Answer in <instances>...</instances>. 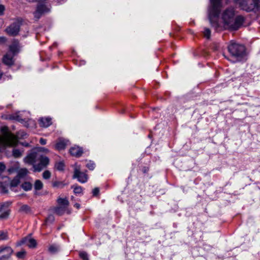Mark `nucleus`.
<instances>
[{
  "instance_id": "nucleus-1",
  "label": "nucleus",
  "mask_w": 260,
  "mask_h": 260,
  "mask_svg": "<svg viewBox=\"0 0 260 260\" xmlns=\"http://www.w3.org/2000/svg\"><path fill=\"white\" fill-rule=\"evenodd\" d=\"M24 160L25 163L33 165L35 172H40L46 168L49 162L48 157L41 155L35 151L29 153L24 158Z\"/></svg>"
},
{
  "instance_id": "nucleus-2",
  "label": "nucleus",
  "mask_w": 260,
  "mask_h": 260,
  "mask_svg": "<svg viewBox=\"0 0 260 260\" xmlns=\"http://www.w3.org/2000/svg\"><path fill=\"white\" fill-rule=\"evenodd\" d=\"M234 10L232 8L226 9L222 14V19L227 26L233 30H237L243 24L244 18L238 16L234 19Z\"/></svg>"
},
{
  "instance_id": "nucleus-3",
  "label": "nucleus",
  "mask_w": 260,
  "mask_h": 260,
  "mask_svg": "<svg viewBox=\"0 0 260 260\" xmlns=\"http://www.w3.org/2000/svg\"><path fill=\"white\" fill-rule=\"evenodd\" d=\"M221 7V0H210L208 18L212 27L217 29L219 26V15Z\"/></svg>"
},
{
  "instance_id": "nucleus-4",
  "label": "nucleus",
  "mask_w": 260,
  "mask_h": 260,
  "mask_svg": "<svg viewBox=\"0 0 260 260\" xmlns=\"http://www.w3.org/2000/svg\"><path fill=\"white\" fill-rule=\"evenodd\" d=\"M228 51L236 61H241L246 55L245 47L233 41L228 46Z\"/></svg>"
},
{
  "instance_id": "nucleus-5",
  "label": "nucleus",
  "mask_w": 260,
  "mask_h": 260,
  "mask_svg": "<svg viewBox=\"0 0 260 260\" xmlns=\"http://www.w3.org/2000/svg\"><path fill=\"white\" fill-rule=\"evenodd\" d=\"M3 136L0 138V142L4 147H12L16 146L18 142V138L8 131L7 126L1 128Z\"/></svg>"
},
{
  "instance_id": "nucleus-6",
  "label": "nucleus",
  "mask_w": 260,
  "mask_h": 260,
  "mask_svg": "<svg viewBox=\"0 0 260 260\" xmlns=\"http://www.w3.org/2000/svg\"><path fill=\"white\" fill-rule=\"evenodd\" d=\"M235 2L239 5L241 9L249 12L258 11L260 5L256 3H253L251 0H235Z\"/></svg>"
},
{
  "instance_id": "nucleus-7",
  "label": "nucleus",
  "mask_w": 260,
  "mask_h": 260,
  "mask_svg": "<svg viewBox=\"0 0 260 260\" xmlns=\"http://www.w3.org/2000/svg\"><path fill=\"white\" fill-rule=\"evenodd\" d=\"M21 24V19H17L6 28L5 32L9 36H16L20 31Z\"/></svg>"
},
{
  "instance_id": "nucleus-8",
  "label": "nucleus",
  "mask_w": 260,
  "mask_h": 260,
  "mask_svg": "<svg viewBox=\"0 0 260 260\" xmlns=\"http://www.w3.org/2000/svg\"><path fill=\"white\" fill-rule=\"evenodd\" d=\"M25 244L29 248H35L37 245L36 241L30 237L27 236L22 238L21 240L17 241L16 246L18 247Z\"/></svg>"
},
{
  "instance_id": "nucleus-9",
  "label": "nucleus",
  "mask_w": 260,
  "mask_h": 260,
  "mask_svg": "<svg viewBox=\"0 0 260 260\" xmlns=\"http://www.w3.org/2000/svg\"><path fill=\"white\" fill-rule=\"evenodd\" d=\"M13 252V249L9 246L0 247V257L2 258L11 260V256Z\"/></svg>"
},
{
  "instance_id": "nucleus-10",
  "label": "nucleus",
  "mask_w": 260,
  "mask_h": 260,
  "mask_svg": "<svg viewBox=\"0 0 260 260\" xmlns=\"http://www.w3.org/2000/svg\"><path fill=\"white\" fill-rule=\"evenodd\" d=\"M73 177L77 178L78 181L82 183H85L88 179L87 175L77 169H76L74 171Z\"/></svg>"
},
{
  "instance_id": "nucleus-11",
  "label": "nucleus",
  "mask_w": 260,
  "mask_h": 260,
  "mask_svg": "<svg viewBox=\"0 0 260 260\" xmlns=\"http://www.w3.org/2000/svg\"><path fill=\"white\" fill-rule=\"evenodd\" d=\"M15 55L9 53H6L3 57V62L6 66L11 67L14 64L15 59L14 57Z\"/></svg>"
},
{
  "instance_id": "nucleus-12",
  "label": "nucleus",
  "mask_w": 260,
  "mask_h": 260,
  "mask_svg": "<svg viewBox=\"0 0 260 260\" xmlns=\"http://www.w3.org/2000/svg\"><path fill=\"white\" fill-rule=\"evenodd\" d=\"M21 46L19 41L17 40H14L9 46V50L12 54L15 55L18 53L20 50Z\"/></svg>"
},
{
  "instance_id": "nucleus-13",
  "label": "nucleus",
  "mask_w": 260,
  "mask_h": 260,
  "mask_svg": "<svg viewBox=\"0 0 260 260\" xmlns=\"http://www.w3.org/2000/svg\"><path fill=\"white\" fill-rule=\"evenodd\" d=\"M70 154L74 156L79 157L82 155L83 153L82 148L75 146L70 149Z\"/></svg>"
},
{
  "instance_id": "nucleus-14",
  "label": "nucleus",
  "mask_w": 260,
  "mask_h": 260,
  "mask_svg": "<svg viewBox=\"0 0 260 260\" xmlns=\"http://www.w3.org/2000/svg\"><path fill=\"white\" fill-rule=\"evenodd\" d=\"M51 118L49 117L41 118L39 119L40 126L43 127H47L52 124Z\"/></svg>"
},
{
  "instance_id": "nucleus-15",
  "label": "nucleus",
  "mask_w": 260,
  "mask_h": 260,
  "mask_svg": "<svg viewBox=\"0 0 260 260\" xmlns=\"http://www.w3.org/2000/svg\"><path fill=\"white\" fill-rule=\"evenodd\" d=\"M67 146V142L64 140L60 139L56 143L55 148L56 149L60 150L64 149Z\"/></svg>"
},
{
  "instance_id": "nucleus-16",
  "label": "nucleus",
  "mask_w": 260,
  "mask_h": 260,
  "mask_svg": "<svg viewBox=\"0 0 260 260\" xmlns=\"http://www.w3.org/2000/svg\"><path fill=\"white\" fill-rule=\"evenodd\" d=\"M19 212L21 213L28 214L31 213V208L27 205H20Z\"/></svg>"
},
{
  "instance_id": "nucleus-17",
  "label": "nucleus",
  "mask_w": 260,
  "mask_h": 260,
  "mask_svg": "<svg viewBox=\"0 0 260 260\" xmlns=\"http://www.w3.org/2000/svg\"><path fill=\"white\" fill-rule=\"evenodd\" d=\"M57 203L59 205H60V207H62L65 208H66L69 204V202L66 198H65V199H62L61 198H58L57 199Z\"/></svg>"
},
{
  "instance_id": "nucleus-18",
  "label": "nucleus",
  "mask_w": 260,
  "mask_h": 260,
  "mask_svg": "<svg viewBox=\"0 0 260 260\" xmlns=\"http://www.w3.org/2000/svg\"><path fill=\"white\" fill-rule=\"evenodd\" d=\"M28 173V170L25 168H22L19 170L18 173V176L19 178L24 177Z\"/></svg>"
},
{
  "instance_id": "nucleus-19",
  "label": "nucleus",
  "mask_w": 260,
  "mask_h": 260,
  "mask_svg": "<svg viewBox=\"0 0 260 260\" xmlns=\"http://www.w3.org/2000/svg\"><path fill=\"white\" fill-rule=\"evenodd\" d=\"M43 186V184L42 181L40 180H36L34 184V188L36 190H41Z\"/></svg>"
},
{
  "instance_id": "nucleus-20",
  "label": "nucleus",
  "mask_w": 260,
  "mask_h": 260,
  "mask_svg": "<svg viewBox=\"0 0 260 260\" xmlns=\"http://www.w3.org/2000/svg\"><path fill=\"white\" fill-rule=\"evenodd\" d=\"M21 187L25 191H28L31 189L32 184L29 182H25L21 184Z\"/></svg>"
},
{
  "instance_id": "nucleus-21",
  "label": "nucleus",
  "mask_w": 260,
  "mask_h": 260,
  "mask_svg": "<svg viewBox=\"0 0 260 260\" xmlns=\"http://www.w3.org/2000/svg\"><path fill=\"white\" fill-rule=\"evenodd\" d=\"M22 152L18 149H14L12 151L13 156L15 158H18L21 156Z\"/></svg>"
},
{
  "instance_id": "nucleus-22",
  "label": "nucleus",
  "mask_w": 260,
  "mask_h": 260,
  "mask_svg": "<svg viewBox=\"0 0 260 260\" xmlns=\"http://www.w3.org/2000/svg\"><path fill=\"white\" fill-rule=\"evenodd\" d=\"M72 188L74 189V192L75 194L81 193L83 190L82 187L78 185H73Z\"/></svg>"
},
{
  "instance_id": "nucleus-23",
  "label": "nucleus",
  "mask_w": 260,
  "mask_h": 260,
  "mask_svg": "<svg viewBox=\"0 0 260 260\" xmlns=\"http://www.w3.org/2000/svg\"><path fill=\"white\" fill-rule=\"evenodd\" d=\"M59 246L56 245H52L49 247V251L51 253H55L59 250Z\"/></svg>"
},
{
  "instance_id": "nucleus-24",
  "label": "nucleus",
  "mask_w": 260,
  "mask_h": 260,
  "mask_svg": "<svg viewBox=\"0 0 260 260\" xmlns=\"http://www.w3.org/2000/svg\"><path fill=\"white\" fill-rule=\"evenodd\" d=\"M66 209L62 207H58L55 208V212L57 214L61 215L64 213Z\"/></svg>"
},
{
  "instance_id": "nucleus-25",
  "label": "nucleus",
  "mask_w": 260,
  "mask_h": 260,
  "mask_svg": "<svg viewBox=\"0 0 260 260\" xmlns=\"http://www.w3.org/2000/svg\"><path fill=\"white\" fill-rule=\"evenodd\" d=\"M26 251L24 250H22L19 252H18L16 253V255L17 258L19 259L23 258L26 255Z\"/></svg>"
},
{
  "instance_id": "nucleus-26",
  "label": "nucleus",
  "mask_w": 260,
  "mask_h": 260,
  "mask_svg": "<svg viewBox=\"0 0 260 260\" xmlns=\"http://www.w3.org/2000/svg\"><path fill=\"white\" fill-rule=\"evenodd\" d=\"M8 239V235L7 232L0 231V240H5Z\"/></svg>"
},
{
  "instance_id": "nucleus-27",
  "label": "nucleus",
  "mask_w": 260,
  "mask_h": 260,
  "mask_svg": "<svg viewBox=\"0 0 260 260\" xmlns=\"http://www.w3.org/2000/svg\"><path fill=\"white\" fill-rule=\"evenodd\" d=\"M64 165L62 161H59L55 164V168L59 171H62L64 169Z\"/></svg>"
},
{
  "instance_id": "nucleus-28",
  "label": "nucleus",
  "mask_w": 260,
  "mask_h": 260,
  "mask_svg": "<svg viewBox=\"0 0 260 260\" xmlns=\"http://www.w3.org/2000/svg\"><path fill=\"white\" fill-rule=\"evenodd\" d=\"M86 167L88 168L90 170H93L95 165L94 162L92 161L89 160L86 165Z\"/></svg>"
},
{
  "instance_id": "nucleus-29",
  "label": "nucleus",
  "mask_w": 260,
  "mask_h": 260,
  "mask_svg": "<svg viewBox=\"0 0 260 260\" xmlns=\"http://www.w3.org/2000/svg\"><path fill=\"white\" fill-rule=\"evenodd\" d=\"M64 186V184L59 181H55L53 183V186L54 187H58V188H63Z\"/></svg>"
},
{
  "instance_id": "nucleus-30",
  "label": "nucleus",
  "mask_w": 260,
  "mask_h": 260,
  "mask_svg": "<svg viewBox=\"0 0 260 260\" xmlns=\"http://www.w3.org/2000/svg\"><path fill=\"white\" fill-rule=\"evenodd\" d=\"M204 36L208 39H210L211 31L209 28H205L204 31Z\"/></svg>"
},
{
  "instance_id": "nucleus-31",
  "label": "nucleus",
  "mask_w": 260,
  "mask_h": 260,
  "mask_svg": "<svg viewBox=\"0 0 260 260\" xmlns=\"http://www.w3.org/2000/svg\"><path fill=\"white\" fill-rule=\"evenodd\" d=\"M19 183V180L18 179H14L10 183L11 186L16 187Z\"/></svg>"
},
{
  "instance_id": "nucleus-32",
  "label": "nucleus",
  "mask_w": 260,
  "mask_h": 260,
  "mask_svg": "<svg viewBox=\"0 0 260 260\" xmlns=\"http://www.w3.org/2000/svg\"><path fill=\"white\" fill-rule=\"evenodd\" d=\"M50 176L51 173L49 171L46 170L43 173V177L44 179H48L50 178Z\"/></svg>"
},
{
  "instance_id": "nucleus-33",
  "label": "nucleus",
  "mask_w": 260,
  "mask_h": 260,
  "mask_svg": "<svg viewBox=\"0 0 260 260\" xmlns=\"http://www.w3.org/2000/svg\"><path fill=\"white\" fill-rule=\"evenodd\" d=\"M55 220V218L53 215H49L46 219V221L48 223H52Z\"/></svg>"
},
{
  "instance_id": "nucleus-34",
  "label": "nucleus",
  "mask_w": 260,
  "mask_h": 260,
  "mask_svg": "<svg viewBox=\"0 0 260 260\" xmlns=\"http://www.w3.org/2000/svg\"><path fill=\"white\" fill-rule=\"evenodd\" d=\"M9 215V212L8 211H5L0 215V219L7 218Z\"/></svg>"
},
{
  "instance_id": "nucleus-35",
  "label": "nucleus",
  "mask_w": 260,
  "mask_h": 260,
  "mask_svg": "<svg viewBox=\"0 0 260 260\" xmlns=\"http://www.w3.org/2000/svg\"><path fill=\"white\" fill-rule=\"evenodd\" d=\"M80 256L83 260H88V255L85 252H80Z\"/></svg>"
},
{
  "instance_id": "nucleus-36",
  "label": "nucleus",
  "mask_w": 260,
  "mask_h": 260,
  "mask_svg": "<svg viewBox=\"0 0 260 260\" xmlns=\"http://www.w3.org/2000/svg\"><path fill=\"white\" fill-rule=\"evenodd\" d=\"M6 166L3 162H0V175L3 173L6 170Z\"/></svg>"
},
{
  "instance_id": "nucleus-37",
  "label": "nucleus",
  "mask_w": 260,
  "mask_h": 260,
  "mask_svg": "<svg viewBox=\"0 0 260 260\" xmlns=\"http://www.w3.org/2000/svg\"><path fill=\"white\" fill-rule=\"evenodd\" d=\"M100 192V189L98 187L94 188L92 190V194L94 196H96Z\"/></svg>"
},
{
  "instance_id": "nucleus-38",
  "label": "nucleus",
  "mask_w": 260,
  "mask_h": 260,
  "mask_svg": "<svg viewBox=\"0 0 260 260\" xmlns=\"http://www.w3.org/2000/svg\"><path fill=\"white\" fill-rule=\"evenodd\" d=\"M5 10V6L3 5H0V16H2L4 14Z\"/></svg>"
},
{
  "instance_id": "nucleus-39",
  "label": "nucleus",
  "mask_w": 260,
  "mask_h": 260,
  "mask_svg": "<svg viewBox=\"0 0 260 260\" xmlns=\"http://www.w3.org/2000/svg\"><path fill=\"white\" fill-rule=\"evenodd\" d=\"M38 150L40 152H44L45 153H48L49 152V150L44 147H40L38 148Z\"/></svg>"
},
{
  "instance_id": "nucleus-40",
  "label": "nucleus",
  "mask_w": 260,
  "mask_h": 260,
  "mask_svg": "<svg viewBox=\"0 0 260 260\" xmlns=\"http://www.w3.org/2000/svg\"><path fill=\"white\" fill-rule=\"evenodd\" d=\"M7 41V39L5 37H0V44L5 43Z\"/></svg>"
},
{
  "instance_id": "nucleus-41",
  "label": "nucleus",
  "mask_w": 260,
  "mask_h": 260,
  "mask_svg": "<svg viewBox=\"0 0 260 260\" xmlns=\"http://www.w3.org/2000/svg\"><path fill=\"white\" fill-rule=\"evenodd\" d=\"M39 142H40V144L41 145H45L46 144L47 141H46V139H43V138H41L40 139Z\"/></svg>"
},
{
  "instance_id": "nucleus-42",
  "label": "nucleus",
  "mask_w": 260,
  "mask_h": 260,
  "mask_svg": "<svg viewBox=\"0 0 260 260\" xmlns=\"http://www.w3.org/2000/svg\"><path fill=\"white\" fill-rule=\"evenodd\" d=\"M6 204H7V206L8 205L7 203L0 204V212H1L2 211L4 207L6 206Z\"/></svg>"
},
{
  "instance_id": "nucleus-43",
  "label": "nucleus",
  "mask_w": 260,
  "mask_h": 260,
  "mask_svg": "<svg viewBox=\"0 0 260 260\" xmlns=\"http://www.w3.org/2000/svg\"><path fill=\"white\" fill-rule=\"evenodd\" d=\"M16 120L19 121V122H22L23 121V119L22 118H21L19 115H16Z\"/></svg>"
},
{
  "instance_id": "nucleus-44",
  "label": "nucleus",
  "mask_w": 260,
  "mask_h": 260,
  "mask_svg": "<svg viewBox=\"0 0 260 260\" xmlns=\"http://www.w3.org/2000/svg\"><path fill=\"white\" fill-rule=\"evenodd\" d=\"M16 115H10L9 119L16 120Z\"/></svg>"
},
{
  "instance_id": "nucleus-45",
  "label": "nucleus",
  "mask_w": 260,
  "mask_h": 260,
  "mask_svg": "<svg viewBox=\"0 0 260 260\" xmlns=\"http://www.w3.org/2000/svg\"><path fill=\"white\" fill-rule=\"evenodd\" d=\"M74 207H76V208H77V209H79V208H80V204H78V203H76V204H75V205H74Z\"/></svg>"
},
{
  "instance_id": "nucleus-46",
  "label": "nucleus",
  "mask_w": 260,
  "mask_h": 260,
  "mask_svg": "<svg viewBox=\"0 0 260 260\" xmlns=\"http://www.w3.org/2000/svg\"><path fill=\"white\" fill-rule=\"evenodd\" d=\"M251 1L253 3H257V5H259V0H251Z\"/></svg>"
},
{
  "instance_id": "nucleus-47",
  "label": "nucleus",
  "mask_w": 260,
  "mask_h": 260,
  "mask_svg": "<svg viewBox=\"0 0 260 260\" xmlns=\"http://www.w3.org/2000/svg\"><path fill=\"white\" fill-rule=\"evenodd\" d=\"M22 145H23V146H25V147H28V146H29L28 143H26V142H25V143H22Z\"/></svg>"
},
{
  "instance_id": "nucleus-48",
  "label": "nucleus",
  "mask_w": 260,
  "mask_h": 260,
  "mask_svg": "<svg viewBox=\"0 0 260 260\" xmlns=\"http://www.w3.org/2000/svg\"><path fill=\"white\" fill-rule=\"evenodd\" d=\"M143 171L144 173H146L148 171V169L146 167H144Z\"/></svg>"
},
{
  "instance_id": "nucleus-49",
  "label": "nucleus",
  "mask_w": 260,
  "mask_h": 260,
  "mask_svg": "<svg viewBox=\"0 0 260 260\" xmlns=\"http://www.w3.org/2000/svg\"><path fill=\"white\" fill-rule=\"evenodd\" d=\"M29 2H34L35 1H36L37 0H27Z\"/></svg>"
},
{
  "instance_id": "nucleus-50",
  "label": "nucleus",
  "mask_w": 260,
  "mask_h": 260,
  "mask_svg": "<svg viewBox=\"0 0 260 260\" xmlns=\"http://www.w3.org/2000/svg\"><path fill=\"white\" fill-rule=\"evenodd\" d=\"M2 75H3V74H2V73L0 71V78L2 77Z\"/></svg>"
},
{
  "instance_id": "nucleus-51",
  "label": "nucleus",
  "mask_w": 260,
  "mask_h": 260,
  "mask_svg": "<svg viewBox=\"0 0 260 260\" xmlns=\"http://www.w3.org/2000/svg\"><path fill=\"white\" fill-rule=\"evenodd\" d=\"M0 260H7V258L6 259H4L3 258H2L0 257Z\"/></svg>"
},
{
  "instance_id": "nucleus-52",
  "label": "nucleus",
  "mask_w": 260,
  "mask_h": 260,
  "mask_svg": "<svg viewBox=\"0 0 260 260\" xmlns=\"http://www.w3.org/2000/svg\"><path fill=\"white\" fill-rule=\"evenodd\" d=\"M26 135V134H24V135H22V136H25Z\"/></svg>"
}]
</instances>
